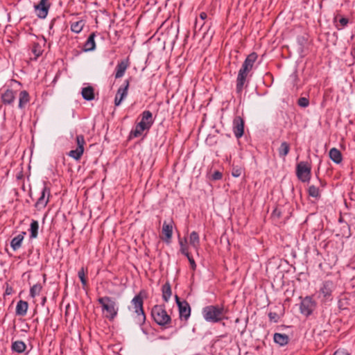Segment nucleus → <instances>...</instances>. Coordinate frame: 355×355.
Returning a JSON list of instances; mask_svg holds the SVG:
<instances>
[{"label":"nucleus","mask_w":355,"mask_h":355,"mask_svg":"<svg viewBox=\"0 0 355 355\" xmlns=\"http://www.w3.org/2000/svg\"><path fill=\"white\" fill-rule=\"evenodd\" d=\"M30 101V96L27 91L23 90L19 95V109H24Z\"/></svg>","instance_id":"19"},{"label":"nucleus","mask_w":355,"mask_h":355,"mask_svg":"<svg viewBox=\"0 0 355 355\" xmlns=\"http://www.w3.org/2000/svg\"><path fill=\"white\" fill-rule=\"evenodd\" d=\"M223 177V175L219 171H215L212 175H211V179L213 180H220Z\"/></svg>","instance_id":"41"},{"label":"nucleus","mask_w":355,"mask_h":355,"mask_svg":"<svg viewBox=\"0 0 355 355\" xmlns=\"http://www.w3.org/2000/svg\"><path fill=\"white\" fill-rule=\"evenodd\" d=\"M81 94L85 101H92L94 99V90L92 86L83 87L81 91Z\"/></svg>","instance_id":"22"},{"label":"nucleus","mask_w":355,"mask_h":355,"mask_svg":"<svg viewBox=\"0 0 355 355\" xmlns=\"http://www.w3.org/2000/svg\"><path fill=\"white\" fill-rule=\"evenodd\" d=\"M175 302H176V304L178 306V303H182V301H180V300L178 295H175Z\"/></svg>","instance_id":"45"},{"label":"nucleus","mask_w":355,"mask_h":355,"mask_svg":"<svg viewBox=\"0 0 355 355\" xmlns=\"http://www.w3.org/2000/svg\"><path fill=\"white\" fill-rule=\"evenodd\" d=\"M268 318L271 322H277L279 321V315L275 312H270L268 313Z\"/></svg>","instance_id":"38"},{"label":"nucleus","mask_w":355,"mask_h":355,"mask_svg":"<svg viewBox=\"0 0 355 355\" xmlns=\"http://www.w3.org/2000/svg\"><path fill=\"white\" fill-rule=\"evenodd\" d=\"M308 193L310 196L315 198H319L321 196L320 189L314 185L309 186Z\"/></svg>","instance_id":"34"},{"label":"nucleus","mask_w":355,"mask_h":355,"mask_svg":"<svg viewBox=\"0 0 355 355\" xmlns=\"http://www.w3.org/2000/svg\"><path fill=\"white\" fill-rule=\"evenodd\" d=\"M28 304L26 302L19 300L16 306L15 313L17 315L24 316L26 314Z\"/></svg>","instance_id":"20"},{"label":"nucleus","mask_w":355,"mask_h":355,"mask_svg":"<svg viewBox=\"0 0 355 355\" xmlns=\"http://www.w3.org/2000/svg\"><path fill=\"white\" fill-rule=\"evenodd\" d=\"M202 316L205 321L216 323L225 318V310L223 306L209 305L203 308Z\"/></svg>","instance_id":"2"},{"label":"nucleus","mask_w":355,"mask_h":355,"mask_svg":"<svg viewBox=\"0 0 355 355\" xmlns=\"http://www.w3.org/2000/svg\"><path fill=\"white\" fill-rule=\"evenodd\" d=\"M329 157L336 164H340L343 161V157L340 151L336 148L330 149Z\"/></svg>","instance_id":"23"},{"label":"nucleus","mask_w":355,"mask_h":355,"mask_svg":"<svg viewBox=\"0 0 355 355\" xmlns=\"http://www.w3.org/2000/svg\"><path fill=\"white\" fill-rule=\"evenodd\" d=\"M24 234L25 232H22L21 234H18L11 240L10 246L13 250H17L21 247L22 241L24 240Z\"/></svg>","instance_id":"25"},{"label":"nucleus","mask_w":355,"mask_h":355,"mask_svg":"<svg viewBox=\"0 0 355 355\" xmlns=\"http://www.w3.org/2000/svg\"><path fill=\"white\" fill-rule=\"evenodd\" d=\"M129 66L130 61L128 58L119 61L115 68L114 78L116 79L122 78Z\"/></svg>","instance_id":"15"},{"label":"nucleus","mask_w":355,"mask_h":355,"mask_svg":"<svg viewBox=\"0 0 355 355\" xmlns=\"http://www.w3.org/2000/svg\"><path fill=\"white\" fill-rule=\"evenodd\" d=\"M273 340L279 346H284L288 343L289 338L285 334L275 333L273 336Z\"/></svg>","instance_id":"21"},{"label":"nucleus","mask_w":355,"mask_h":355,"mask_svg":"<svg viewBox=\"0 0 355 355\" xmlns=\"http://www.w3.org/2000/svg\"><path fill=\"white\" fill-rule=\"evenodd\" d=\"M129 85V81L126 80L124 82V85L120 87L118 89L114 98L115 106H119L121 104L122 101L127 97Z\"/></svg>","instance_id":"13"},{"label":"nucleus","mask_w":355,"mask_h":355,"mask_svg":"<svg viewBox=\"0 0 355 355\" xmlns=\"http://www.w3.org/2000/svg\"><path fill=\"white\" fill-rule=\"evenodd\" d=\"M339 24L341 26V28L337 27L338 30L343 28V27L346 26L348 24V19L345 17H342L339 20Z\"/></svg>","instance_id":"42"},{"label":"nucleus","mask_w":355,"mask_h":355,"mask_svg":"<svg viewBox=\"0 0 355 355\" xmlns=\"http://www.w3.org/2000/svg\"><path fill=\"white\" fill-rule=\"evenodd\" d=\"M11 349L13 352L21 354L26 350V345L23 341L17 340L12 343Z\"/></svg>","instance_id":"27"},{"label":"nucleus","mask_w":355,"mask_h":355,"mask_svg":"<svg viewBox=\"0 0 355 355\" xmlns=\"http://www.w3.org/2000/svg\"><path fill=\"white\" fill-rule=\"evenodd\" d=\"M77 148L69 152L68 155L75 160H79L84 153V145L85 144L84 136L79 135L76 138Z\"/></svg>","instance_id":"10"},{"label":"nucleus","mask_w":355,"mask_h":355,"mask_svg":"<svg viewBox=\"0 0 355 355\" xmlns=\"http://www.w3.org/2000/svg\"><path fill=\"white\" fill-rule=\"evenodd\" d=\"M316 307V302L312 299L311 297H305L300 303V313L305 315L309 316L311 315Z\"/></svg>","instance_id":"9"},{"label":"nucleus","mask_w":355,"mask_h":355,"mask_svg":"<svg viewBox=\"0 0 355 355\" xmlns=\"http://www.w3.org/2000/svg\"><path fill=\"white\" fill-rule=\"evenodd\" d=\"M85 273L86 271L85 270L84 268H82L78 272V277L83 286H86L87 284L85 278Z\"/></svg>","instance_id":"36"},{"label":"nucleus","mask_w":355,"mask_h":355,"mask_svg":"<svg viewBox=\"0 0 355 355\" xmlns=\"http://www.w3.org/2000/svg\"><path fill=\"white\" fill-rule=\"evenodd\" d=\"M38 229H39L38 222L35 220H33L31 223L30 229H29V231L31 233V234H30L31 238L35 239L37 236Z\"/></svg>","instance_id":"30"},{"label":"nucleus","mask_w":355,"mask_h":355,"mask_svg":"<svg viewBox=\"0 0 355 355\" xmlns=\"http://www.w3.org/2000/svg\"><path fill=\"white\" fill-rule=\"evenodd\" d=\"M336 286L331 280H326L322 282L317 291V297L322 302H327L331 300L332 293L334 291Z\"/></svg>","instance_id":"7"},{"label":"nucleus","mask_w":355,"mask_h":355,"mask_svg":"<svg viewBox=\"0 0 355 355\" xmlns=\"http://www.w3.org/2000/svg\"><path fill=\"white\" fill-rule=\"evenodd\" d=\"M85 24V23L83 20L73 21L71 24V30L75 33H79L82 31Z\"/></svg>","instance_id":"29"},{"label":"nucleus","mask_w":355,"mask_h":355,"mask_svg":"<svg viewBox=\"0 0 355 355\" xmlns=\"http://www.w3.org/2000/svg\"><path fill=\"white\" fill-rule=\"evenodd\" d=\"M243 172L242 167L239 166H234L232 171V175L234 178L240 177Z\"/></svg>","instance_id":"35"},{"label":"nucleus","mask_w":355,"mask_h":355,"mask_svg":"<svg viewBox=\"0 0 355 355\" xmlns=\"http://www.w3.org/2000/svg\"><path fill=\"white\" fill-rule=\"evenodd\" d=\"M233 132L234 136L239 139L244 133V121L242 117L237 116L233 121Z\"/></svg>","instance_id":"14"},{"label":"nucleus","mask_w":355,"mask_h":355,"mask_svg":"<svg viewBox=\"0 0 355 355\" xmlns=\"http://www.w3.org/2000/svg\"><path fill=\"white\" fill-rule=\"evenodd\" d=\"M154 123L153 114L149 110H145L141 113V119L134 130L130 132V135L134 137H139L145 130H149Z\"/></svg>","instance_id":"3"},{"label":"nucleus","mask_w":355,"mask_h":355,"mask_svg":"<svg viewBox=\"0 0 355 355\" xmlns=\"http://www.w3.org/2000/svg\"><path fill=\"white\" fill-rule=\"evenodd\" d=\"M151 315L154 321L159 326H166L171 322V318L163 305L154 306L151 311Z\"/></svg>","instance_id":"5"},{"label":"nucleus","mask_w":355,"mask_h":355,"mask_svg":"<svg viewBox=\"0 0 355 355\" xmlns=\"http://www.w3.org/2000/svg\"><path fill=\"white\" fill-rule=\"evenodd\" d=\"M200 18L202 19V20H204L207 18V14L204 12H201L200 14Z\"/></svg>","instance_id":"44"},{"label":"nucleus","mask_w":355,"mask_h":355,"mask_svg":"<svg viewBox=\"0 0 355 355\" xmlns=\"http://www.w3.org/2000/svg\"><path fill=\"white\" fill-rule=\"evenodd\" d=\"M296 175L302 182H309L311 178V166L307 162H300L296 166Z\"/></svg>","instance_id":"8"},{"label":"nucleus","mask_w":355,"mask_h":355,"mask_svg":"<svg viewBox=\"0 0 355 355\" xmlns=\"http://www.w3.org/2000/svg\"><path fill=\"white\" fill-rule=\"evenodd\" d=\"M178 310L180 318L187 320L191 315V308L189 303L184 300L182 303H178Z\"/></svg>","instance_id":"16"},{"label":"nucleus","mask_w":355,"mask_h":355,"mask_svg":"<svg viewBox=\"0 0 355 355\" xmlns=\"http://www.w3.org/2000/svg\"><path fill=\"white\" fill-rule=\"evenodd\" d=\"M289 150V144L286 141L282 142L278 150L279 156L283 157H286L288 154Z\"/></svg>","instance_id":"33"},{"label":"nucleus","mask_w":355,"mask_h":355,"mask_svg":"<svg viewBox=\"0 0 355 355\" xmlns=\"http://www.w3.org/2000/svg\"><path fill=\"white\" fill-rule=\"evenodd\" d=\"M131 303L136 314L135 318V322L139 325H142L145 322L146 315L143 309L144 301L141 292L132 298Z\"/></svg>","instance_id":"6"},{"label":"nucleus","mask_w":355,"mask_h":355,"mask_svg":"<svg viewBox=\"0 0 355 355\" xmlns=\"http://www.w3.org/2000/svg\"><path fill=\"white\" fill-rule=\"evenodd\" d=\"M51 196V190L45 184L41 190L40 196L38 198L35 204V207L37 210H42L46 207L49 202Z\"/></svg>","instance_id":"11"},{"label":"nucleus","mask_w":355,"mask_h":355,"mask_svg":"<svg viewBox=\"0 0 355 355\" xmlns=\"http://www.w3.org/2000/svg\"><path fill=\"white\" fill-rule=\"evenodd\" d=\"M32 51L37 57H39L42 54V50L40 49L39 44H35Z\"/></svg>","instance_id":"39"},{"label":"nucleus","mask_w":355,"mask_h":355,"mask_svg":"<svg viewBox=\"0 0 355 355\" xmlns=\"http://www.w3.org/2000/svg\"><path fill=\"white\" fill-rule=\"evenodd\" d=\"M189 243L198 252L200 246V238L198 234L196 232L193 231L190 234Z\"/></svg>","instance_id":"24"},{"label":"nucleus","mask_w":355,"mask_h":355,"mask_svg":"<svg viewBox=\"0 0 355 355\" xmlns=\"http://www.w3.org/2000/svg\"><path fill=\"white\" fill-rule=\"evenodd\" d=\"M16 97V92L7 89L1 94V101L5 105H11L14 103Z\"/></svg>","instance_id":"17"},{"label":"nucleus","mask_w":355,"mask_h":355,"mask_svg":"<svg viewBox=\"0 0 355 355\" xmlns=\"http://www.w3.org/2000/svg\"><path fill=\"white\" fill-rule=\"evenodd\" d=\"M173 222L171 220L169 223L164 222L162 226V232L165 236V241L169 243L173 235Z\"/></svg>","instance_id":"18"},{"label":"nucleus","mask_w":355,"mask_h":355,"mask_svg":"<svg viewBox=\"0 0 355 355\" xmlns=\"http://www.w3.org/2000/svg\"><path fill=\"white\" fill-rule=\"evenodd\" d=\"M297 104L302 107H306L309 105V101L305 97H301L298 99Z\"/></svg>","instance_id":"37"},{"label":"nucleus","mask_w":355,"mask_h":355,"mask_svg":"<svg viewBox=\"0 0 355 355\" xmlns=\"http://www.w3.org/2000/svg\"><path fill=\"white\" fill-rule=\"evenodd\" d=\"M162 291V298H163L164 301L165 302H168V300H170L171 295H172L171 288L170 284L168 283H166L164 285H163Z\"/></svg>","instance_id":"28"},{"label":"nucleus","mask_w":355,"mask_h":355,"mask_svg":"<svg viewBox=\"0 0 355 355\" xmlns=\"http://www.w3.org/2000/svg\"><path fill=\"white\" fill-rule=\"evenodd\" d=\"M257 58L258 55L256 53L249 54L239 70L236 84V92L238 94H241L243 87L247 81L248 76L252 70Z\"/></svg>","instance_id":"1"},{"label":"nucleus","mask_w":355,"mask_h":355,"mask_svg":"<svg viewBox=\"0 0 355 355\" xmlns=\"http://www.w3.org/2000/svg\"><path fill=\"white\" fill-rule=\"evenodd\" d=\"M187 258L189 260V262L190 263L191 268H192V270H195L196 269V262H195L194 259L190 255V254H189V257H187Z\"/></svg>","instance_id":"40"},{"label":"nucleus","mask_w":355,"mask_h":355,"mask_svg":"<svg viewBox=\"0 0 355 355\" xmlns=\"http://www.w3.org/2000/svg\"><path fill=\"white\" fill-rule=\"evenodd\" d=\"M334 355H349V354L343 349H338L334 352Z\"/></svg>","instance_id":"43"},{"label":"nucleus","mask_w":355,"mask_h":355,"mask_svg":"<svg viewBox=\"0 0 355 355\" xmlns=\"http://www.w3.org/2000/svg\"><path fill=\"white\" fill-rule=\"evenodd\" d=\"M51 4L49 0H40L39 3L34 6L36 15L40 19H45L48 15Z\"/></svg>","instance_id":"12"},{"label":"nucleus","mask_w":355,"mask_h":355,"mask_svg":"<svg viewBox=\"0 0 355 355\" xmlns=\"http://www.w3.org/2000/svg\"><path fill=\"white\" fill-rule=\"evenodd\" d=\"M179 245H180V250L182 254H184L185 257H189V252L187 245V240L186 238L184 239H179Z\"/></svg>","instance_id":"31"},{"label":"nucleus","mask_w":355,"mask_h":355,"mask_svg":"<svg viewBox=\"0 0 355 355\" xmlns=\"http://www.w3.org/2000/svg\"><path fill=\"white\" fill-rule=\"evenodd\" d=\"M101 305L102 312L105 317L110 320H113L117 315L119 306L116 302L110 297H102L98 299Z\"/></svg>","instance_id":"4"},{"label":"nucleus","mask_w":355,"mask_h":355,"mask_svg":"<svg viewBox=\"0 0 355 355\" xmlns=\"http://www.w3.org/2000/svg\"><path fill=\"white\" fill-rule=\"evenodd\" d=\"M42 286L41 284L37 283L34 284L33 286L30 288V296L32 298H35V297L38 296L42 291Z\"/></svg>","instance_id":"32"},{"label":"nucleus","mask_w":355,"mask_h":355,"mask_svg":"<svg viewBox=\"0 0 355 355\" xmlns=\"http://www.w3.org/2000/svg\"><path fill=\"white\" fill-rule=\"evenodd\" d=\"M95 33H92L91 35H89V37L87 38L86 42L85 43L84 47L85 50L86 51H94L96 48V43L94 41L95 38Z\"/></svg>","instance_id":"26"}]
</instances>
